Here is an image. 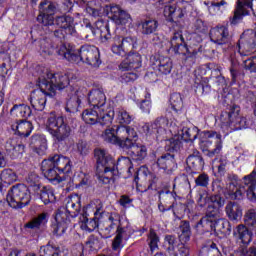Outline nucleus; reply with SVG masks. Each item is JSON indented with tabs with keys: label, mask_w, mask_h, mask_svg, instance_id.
Listing matches in <instances>:
<instances>
[{
	"label": "nucleus",
	"mask_w": 256,
	"mask_h": 256,
	"mask_svg": "<svg viewBox=\"0 0 256 256\" xmlns=\"http://www.w3.org/2000/svg\"><path fill=\"white\" fill-rule=\"evenodd\" d=\"M241 109L237 105L230 107L228 111H223L216 118V125L220 127L221 132L202 131L193 126L186 127V123L179 124L175 118H157L152 123H146L141 126L139 133H142L147 139L156 141H165L166 151H179L182 141H195L200 137V148L202 151H208V157H215L223 150V139L234 131L247 129V118L240 115ZM223 133V135L221 134Z\"/></svg>",
	"instance_id": "nucleus-1"
},
{
	"label": "nucleus",
	"mask_w": 256,
	"mask_h": 256,
	"mask_svg": "<svg viewBox=\"0 0 256 256\" xmlns=\"http://www.w3.org/2000/svg\"><path fill=\"white\" fill-rule=\"evenodd\" d=\"M35 69L39 89L31 92L29 101L35 111H43L47 105V97H55L57 89L61 91L69 87L70 77L61 72L53 73L43 65H38Z\"/></svg>",
	"instance_id": "nucleus-2"
},
{
	"label": "nucleus",
	"mask_w": 256,
	"mask_h": 256,
	"mask_svg": "<svg viewBox=\"0 0 256 256\" xmlns=\"http://www.w3.org/2000/svg\"><path fill=\"white\" fill-rule=\"evenodd\" d=\"M225 205V198L219 195H212L210 199L207 196L200 195L198 198L199 207H207L206 215L197 223L196 229L200 233H222V235H231V223L225 218H219V209Z\"/></svg>",
	"instance_id": "nucleus-3"
},
{
	"label": "nucleus",
	"mask_w": 256,
	"mask_h": 256,
	"mask_svg": "<svg viewBox=\"0 0 256 256\" xmlns=\"http://www.w3.org/2000/svg\"><path fill=\"white\" fill-rule=\"evenodd\" d=\"M40 15L37 17L38 23L44 27H55L54 35L58 39H65L66 35L75 33V20L69 15L53 17L57 13V6L50 0H42L39 4Z\"/></svg>",
	"instance_id": "nucleus-4"
},
{
	"label": "nucleus",
	"mask_w": 256,
	"mask_h": 256,
	"mask_svg": "<svg viewBox=\"0 0 256 256\" xmlns=\"http://www.w3.org/2000/svg\"><path fill=\"white\" fill-rule=\"evenodd\" d=\"M67 90L69 91V99L66 102L65 110L67 113H77L81 103L87 97L88 105L94 107L100 111H107V109H113L111 105L107 104V96L101 89H92L87 91L85 87H79L77 85H70Z\"/></svg>",
	"instance_id": "nucleus-5"
},
{
	"label": "nucleus",
	"mask_w": 256,
	"mask_h": 256,
	"mask_svg": "<svg viewBox=\"0 0 256 256\" xmlns=\"http://www.w3.org/2000/svg\"><path fill=\"white\" fill-rule=\"evenodd\" d=\"M56 53L62 58L79 65V63H86L91 67H99L101 65V58L99 48L93 45L84 44L80 49L75 50L70 44H61Z\"/></svg>",
	"instance_id": "nucleus-6"
},
{
	"label": "nucleus",
	"mask_w": 256,
	"mask_h": 256,
	"mask_svg": "<svg viewBox=\"0 0 256 256\" xmlns=\"http://www.w3.org/2000/svg\"><path fill=\"white\" fill-rule=\"evenodd\" d=\"M41 171L46 179L57 185L65 181L71 173V160L68 157L56 154L41 163Z\"/></svg>",
	"instance_id": "nucleus-7"
},
{
	"label": "nucleus",
	"mask_w": 256,
	"mask_h": 256,
	"mask_svg": "<svg viewBox=\"0 0 256 256\" xmlns=\"http://www.w3.org/2000/svg\"><path fill=\"white\" fill-rule=\"evenodd\" d=\"M203 41V38L198 34H192L189 42H185L183 38V32L177 31L173 33L170 40V51L174 55H184L186 59H195L197 53L201 51L199 43Z\"/></svg>",
	"instance_id": "nucleus-8"
},
{
	"label": "nucleus",
	"mask_w": 256,
	"mask_h": 256,
	"mask_svg": "<svg viewBox=\"0 0 256 256\" xmlns=\"http://www.w3.org/2000/svg\"><path fill=\"white\" fill-rule=\"evenodd\" d=\"M66 210H58L55 216V223L53 224V233L56 237L65 235V231L71 225V219H75L79 215V209H81V203L77 196L68 197L65 199Z\"/></svg>",
	"instance_id": "nucleus-9"
},
{
	"label": "nucleus",
	"mask_w": 256,
	"mask_h": 256,
	"mask_svg": "<svg viewBox=\"0 0 256 256\" xmlns=\"http://www.w3.org/2000/svg\"><path fill=\"white\" fill-rule=\"evenodd\" d=\"M94 157L97 163L96 177L99 183L109 185L115 175V160L107 150L101 148L94 150Z\"/></svg>",
	"instance_id": "nucleus-10"
},
{
	"label": "nucleus",
	"mask_w": 256,
	"mask_h": 256,
	"mask_svg": "<svg viewBox=\"0 0 256 256\" xmlns=\"http://www.w3.org/2000/svg\"><path fill=\"white\" fill-rule=\"evenodd\" d=\"M46 131L56 143H63L71 137V127L65 123V118L51 113L46 122Z\"/></svg>",
	"instance_id": "nucleus-11"
},
{
	"label": "nucleus",
	"mask_w": 256,
	"mask_h": 256,
	"mask_svg": "<svg viewBox=\"0 0 256 256\" xmlns=\"http://www.w3.org/2000/svg\"><path fill=\"white\" fill-rule=\"evenodd\" d=\"M115 118V110L106 109L105 111L97 108H89L82 112V119L87 125H101V127H111Z\"/></svg>",
	"instance_id": "nucleus-12"
},
{
	"label": "nucleus",
	"mask_w": 256,
	"mask_h": 256,
	"mask_svg": "<svg viewBox=\"0 0 256 256\" xmlns=\"http://www.w3.org/2000/svg\"><path fill=\"white\" fill-rule=\"evenodd\" d=\"M6 200L12 209H23L31 203V192L24 184H17L9 190Z\"/></svg>",
	"instance_id": "nucleus-13"
},
{
	"label": "nucleus",
	"mask_w": 256,
	"mask_h": 256,
	"mask_svg": "<svg viewBox=\"0 0 256 256\" xmlns=\"http://www.w3.org/2000/svg\"><path fill=\"white\" fill-rule=\"evenodd\" d=\"M212 191H214V193H217L214 195H219V197H221L222 199L223 197L221 195H224L229 199L241 201V199L245 197V193L247 196L249 188L247 187V185H245V182H242V184L239 187H237L235 183H229L226 186V189L221 187V183L214 182L212 184Z\"/></svg>",
	"instance_id": "nucleus-14"
},
{
	"label": "nucleus",
	"mask_w": 256,
	"mask_h": 256,
	"mask_svg": "<svg viewBox=\"0 0 256 256\" xmlns=\"http://www.w3.org/2000/svg\"><path fill=\"white\" fill-rule=\"evenodd\" d=\"M129 221H121V215L118 213H111L108 218L104 221L101 231L104 235V239H109L113 237L115 233L119 231H125V229H130Z\"/></svg>",
	"instance_id": "nucleus-15"
},
{
	"label": "nucleus",
	"mask_w": 256,
	"mask_h": 256,
	"mask_svg": "<svg viewBox=\"0 0 256 256\" xmlns=\"http://www.w3.org/2000/svg\"><path fill=\"white\" fill-rule=\"evenodd\" d=\"M116 131V139L118 141V147L125 149L131 146V143L137 141L139 136L137 135V128L133 126H125L123 124L114 126Z\"/></svg>",
	"instance_id": "nucleus-16"
},
{
	"label": "nucleus",
	"mask_w": 256,
	"mask_h": 256,
	"mask_svg": "<svg viewBox=\"0 0 256 256\" xmlns=\"http://www.w3.org/2000/svg\"><path fill=\"white\" fill-rule=\"evenodd\" d=\"M103 14L112 19L116 25H130L131 23V15L119 5H106L103 8Z\"/></svg>",
	"instance_id": "nucleus-17"
},
{
	"label": "nucleus",
	"mask_w": 256,
	"mask_h": 256,
	"mask_svg": "<svg viewBox=\"0 0 256 256\" xmlns=\"http://www.w3.org/2000/svg\"><path fill=\"white\" fill-rule=\"evenodd\" d=\"M193 1L195 0H180L177 4H167L164 7V17L167 21H170V23L173 21H179V19H182V17L185 16V10L181 5H183V3L190 5Z\"/></svg>",
	"instance_id": "nucleus-18"
},
{
	"label": "nucleus",
	"mask_w": 256,
	"mask_h": 256,
	"mask_svg": "<svg viewBox=\"0 0 256 256\" xmlns=\"http://www.w3.org/2000/svg\"><path fill=\"white\" fill-rule=\"evenodd\" d=\"M87 31H90L94 37H100L102 41H109L111 39V30H109L108 20H98L94 26L86 24Z\"/></svg>",
	"instance_id": "nucleus-19"
},
{
	"label": "nucleus",
	"mask_w": 256,
	"mask_h": 256,
	"mask_svg": "<svg viewBox=\"0 0 256 256\" xmlns=\"http://www.w3.org/2000/svg\"><path fill=\"white\" fill-rule=\"evenodd\" d=\"M251 11H253V0H238L234 15L230 19L231 25L240 23L243 17L249 15Z\"/></svg>",
	"instance_id": "nucleus-20"
},
{
	"label": "nucleus",
	"mask_w": 256,
	"mask_h": 256,
	"mask_svg": "<svg viewBox=\"0 0 256 256\" xmlns=\"http://www.w3.org/2000/svg\"><path fill=\"white\" fill-rule=\"evenodd\" d=\"M210 41L215 45H227L231 41V35L229 34V28L224 25H218L210 30Z\"/></svg>",
	"instance_id": "nucleus-21"
},
{
	"label": "nucleus",
	"mask_w": 256,
	"mask_h": 256,
	"mask_svg": "<svg viewBox=\"0 0 256 256\" xmlns=\"http://www.w3.org/2000/svg\"><path fill=\"white\" fill-rule=\"evenodd\" d=\"M124 149L128 150V155L134 163H143L147 158V146L138 143L137 140L132 141L130 146H126Z\"/></svg>",
	"instance_id": "nucleus-22"
},
{
	"label": "nucleus",
	"mask_w": 256,
	"mask_h": 256,
	"mask_svg": "<svg viewBox=\"0 0 256 256\" xmlns=\"http://www.w3.org/2000/svg\"><path fill=\"white\" fill-rule=\"evenodd\" d=\"M143 60L141 59V54L137 52H130L127 57L120 63V71H135L140 69Z\"/></svg>",
	"instance_id": "nucleus-23"
},
{
	"label": "nucleus",
	"mask_w": 256,
	"mask_h": 256,
	"mask_svg": "<svg viewBox=\"0 0 256 256\" xmlns=\"http://www.w3.org/2000/svg\"><path fill=\"white\" fill-rule=\"evenodd\" d=\"M151 63L153 69L159 71L161 75H169L173 69V61L169 57L160 56L157 58L154 56L151 58Z\"/></svg>",
	"instance_id": "nucleus-24"
},
{
	"label": "nucleus",
	"mask_w": 256,
	"mask_h": 256,
	"mask_svg": "<svg viewBox=\"0 0 256 256\" xmlns=\"http://www.w3.org/2000/svg\"><path fill=\"white\" fill-rule=\"evenodd\" d=\"M32 189L33 191H36L37 195H40V199L44 205H49V203H55V201H57L55 191H53L51 186H41V184H35Z\"/></svg>",
	"instance_id": "nucleus-25"
},
{
	"label": "nucleus",
	"mask_w": 256,
	"mask_h": 256,
	"mask_svg": "<svg viewBox=\"0 0 256 256\" xmlns=\"http://www.w3.org/2000/svg\"><path fill=\"white\" fill-rule=\"evenodd\" d=\"M69 250L62 246L53 245L50 242L40 247L39 256H68Z\"/></svg>",
	"instance_id": "nucleus-26"
},
{
	"label": "nucleus",
	"mask_w": 256,
	"mask_h": 256,
	"mask_svg": "<svg viewBox=\"0 0 256 256\" xmlns=\"http://www.w3.org/2000/svg\"><path fill=\"white\" fill-rule=\"evenodd\" d=\"M11 130L14 135H18L19 137H29L31 131H33V124L27 120L13 122L11 124Z\"/></svg>",
	"instance_id": "nucleus-27"
},
{
	"label": "nucleus",
	"mask_w": 256,
	"mask_h": 256,
	"mask_svg": "<svg viewBox=\"0 0 256 256\" xmlns=\"http://www.w3.org/2000/svg\"><path fill=\"white\" fill-rule=\"evenodd\" d=\"M5 150L11 159H17L21 157L22 153H25V145L17 143L16 139H9L5 144Z\"/></svg>",
	"instance_id": "nucleus-28"
},
{
	"label": "nucleus",
	"mask_w": 256,
	"mask_h": 256,
	"mask_svg": "<svg viewBox=\"0 0 256 256\" xmlns=\"http://www.w3.org/2000/svg\"><path fill=\"white\" fill-rule=\"evenodd\" d=\"M156 166L162 171H167V173H169V171H173V169L177 167V164L175 163V156L170 153L162 155L157 159Z\"/></svg>",
	"instance_id": "nucleus-29"
},
{
	"label": "nucleus",
	"mask_w": 256,
	"mask_h": 256,
	"mask_svg": "<svg viewBox=\"0 0 256 256\" xmlns=\"http://www.w3.org/2000/svg\"><path fill=\"white\" fill-rule=\"evenodd\" d=\"M204 5L207 7L210 15H223V12L229 4L225 0H221L220 2L215 1H204Z\"/></svg>",
	"instance_id": "nucleus-30"
},
{
	"label": "nucleus",
	"mask_w": 256,
	"mask_h": 256,
	"mask_svg": "<svg viewBox=\"0 0 256 256\" xmlns=\"http://www.w3.org/2000/svg\"><path fill=\"white\" fill-rule=\"evenodd\" d=\"M233 235L235 239L238 241H241L243 245H249L251 243V232H249V229H247V226L240 224L238 225L234 231Z\"/></svg>",
	"instance_id": "nucleus-31"
},
{
	"label": "nucleus",
	"mask_w": 256,
	"mask_h": 256,
	"mask_svg": "<svg viewBox=\"0 0 256 256\" xmlns=\"http://www.w3.org/2000/svg\"><path fill=\"white\" fill-rule=\"evenodd\" d=\"M226 214L230 221H240L243 217V210L239 204L230 202L226 205Z\"/></svg>",
	"instance_id": "nucleus-32"
},
{
	"label": "nucleus",
	"mask_w": 256,
	"mask_h": 256,
	"mask_svg": "<svg viewBox=\"0 0 256 256\" xmlns=\"http://www.w3.org/2000/svg\"><path fill=\"white\" fill-rule=\"evenodd\" d=\"M10 113L13 117H22L23 119H28V117H31L33 112L31 111V107H29L27 104H19L14 105L10 110Z\"/></svg>",
	"instance_id": "nucleus-33"
},
{
	"label": "nucleus",
	"mask_w": 256,
	"mask_h": 256,
	"mask_svg": "<svg viewBox=\"0 0 256 256\" xmlns=\"http://www.w3.org/2000/svg\"><path fill=\"white\" fill-rule=\"evenodd\" d=\"M142 35H155L159 29V21L155 19H148L141 22Z\"/></svg>",
	"instance_id": "nucleus-34"
},
{
	"label": "nucleus",
	"mask_w": 256,
	"mask_h": 256,
	"mask_svg": "<svg viewBox=\"0 0 256 256\" xmlns=\"http://www.w3.org/2000/svg\"><path fill=\"white\" fill-rule=\"evenodd\" d=\"M114 117L120 125H129L134 119L125 108H117L114 111Z\"/></svg>",
	"instance_id": "nucleus-35"
},
{
	"label": "nucleus",
	"mask_w": 256,
	"mask_h": 256,
	"mask_svg": "<svg viewBox=\"0 0 256 256\" xmlns=\"http://www.w3.org/2000/svg\"><path fill=\"white\" fill-rule=\"evenodd\" d=\"M117 169L120 171H127L128 175H133V162L129 157H121L118 159L117 164H115V173L117 175Z\"/></svg>",
	"instance_id": "nucleus-36"
},
{
	"label": "nucleus",
	"mask_w": 256,
	"mask_h": 256,
	"mask_svg": "<svg viewBox=\"0 0 256 256\" xmlns=\"http://www.w3.org/2000/svg\"><path fill=\"white\" fill-rule=\"evenodd\" d=\"M170 107L174 113H181L183 110V97L179 93H173L170 96Z\"/></svg>",
	"instance_id": "nucleus-37"
},
{
	"label": "nucleus",
	"mask_w": 256,
	"mask_h": 256,
	"mask_svg": "<svg viewBox=\"0 0 256 256\" xmlns=\"http://www.w3.org/2000/svg\"><path fill=\"white\" fill-rule=\"evenodd\" d=\"M186 163L191 169H202V167L205 165L203 157H201L199 154H191L188 156Z\"/></svg>",
	"instance_id": "nucleus-38"
},
{
	"label": "nucleus",
	"mask_w": 256,
	"mask_h": 256,
	"mask_svg": "<svg viewBox=\"0 0 256 256\" xmlns=\"http://www.w3.org/2000/svg\"><path fill=\"white\" fill-rule=\"evenodd\" d=\"M178 237L183 243H187V241L191 239V226L189 225V222L181 223L178 230Z\"/></svg>",
	"instance_id": "nucleus-39"
},
{
	"label": "nucleus",
	"mask_w": 256,
	"mask_h": 256,
	"mask_svg": "<svg viewBox=\"0 0 256 256\" xmlns=\"http://www.w3.org/2000/svg\"><path fill=\"white\" fill-rule=\"evenodd\" d=\"M39 53L40 55H42V57H48V55H53V53H55V47L53 46V44H51V40H40Z\"/></svg>",
	"instance_id": "nucleus-40"
},
{
	"label": "nucleus",
	"mask_w": 256,
	"mask_h": 256,
	"mask_svg": "<svg viewBox=\"0 0 256 256\" xmlns=\"http://www.w3.org/2000/svg\"><path fill=\"white\" fill-rule=\"evenodd\" d=\"M47 214L42 213L38 217L34 218L30 222L25 224V229H39L41 225H45L47 223Z\"/></svg>",
	"instance_id": "nucleus-41"
},
{
	"label": "nucleus",
	"mask_w": 256,
	"mask_h": 256,
	"mask_svg": "<svg viewBox=\"0 0 256 256\" xmlns=\"http://www.w3.org/2000/svg\"><path fill=\"white\" fill-rule=\"evenodd\" d=\"M85 12L91 17H101L103 14V8L95 1L88 2L85 6Z\"/></svg>",
	"instance_id": "nucleus-42"
},
{
	"label": "nucleus",
	"mask_w": 256,
	"mask_h": 256,
	"mask_svg": "<svg viewBox=\"0 0 256 256\" xmlns=\"http://www.w3.org/2000/svg\"><path fill=\"white\" fill-rule=\"evenodd\" d=\"M111 51L114 55H118L119 57H125V55H127V50H125L123 44H121V36L114 37Z\"/></svg>",
	"instance_id": "nucleus-43"
},
{
	"label": "nucleus",
	"mask_w": 256,
	"mask_h": 256,
	"mask_svg": "<svg viewBox=\"0 0 256 256\" xmlns=\"http://www.w3.org/2000/svg\"><path fill=\"white\" fill-rule=\"evenodd\" d=\"M103 141L106 143H111L112 145H118L117 134L115 131V126L112 128H107L101 135Z\"/></svg>",
	"instance_id": "nucleus-44"
},
{
	"label": "nucleus",
	"mask_w": 256,
	"mask_h": 256,
	"mask_svg": "<svg viewBox=\"0 0 256 256\" xmlns=\"http://www.w3.org/2000/svg\"><path fill=\"white\" fill-rule=\"evenodd\" d=\"M0 179L6 185H11L17 181V173L11 169H5L1 172Z\"/></svg>",
	"instance_id": "nucleus-45"
},
{
	"label": "nucleus",
	"mask_w": 256,
	"mask_h": 256,
	"mask_svg": "<svg viewBox=\"0 0 256 256\" xmlns=\"http://www.w3.org/2000/svg\"><path fill=\"white\" fill-rule=\"evenodd\" d=\"M168 256H191V251L188 246L185 244H178L175 248H170Z\"/></svg>",
	"instance_id": "nucleus-46"
},
{
	"label": "nucleus",
	"mask_w": 256,
	"mask_h": 256,
	"mask_svg": "<svg viewBox=\"0 0 256 256\" xmlns=\"http://www.w3.org/2000/svg\"><path fill=\"white\" fill-rule=\"evenodd\" d=\"M120 43L125 49L126 53L129 49H135L137 47V37L127 36V37H120Z\"/></svg>",
	"instance_id": "nucleus-47"
},
{
	"label": "nucleus",
	"mask_w": 256,
	"mask_h": 256,
	"mask_svg": "<svg viewBox=\"0 0 256 256\" xmlns=\"http://www.w3.org/2000/svg\"><path fill=\"white\" fill-rule=\"evenodd\" d=\"M177 198V193L171 191H160L159 199L164 203H175V199Z\"/></svg>",
	"instance_id": "nucleus-48"
},
{
	"label": "nucleus",
	"mask_w": 256,
	"mask_h": 256,
	"mask_svg": "<svg viewBox=\"0 0 256 256\" xmlns=\"http://www.w3.org/2000/svg\"><path fill=\"white\" fill-rule=\"evenodd\" d=\"M245 223L248 227H254L256 229V209H251L246 213Z\"/></svg>",
	"instance_id": "nucleus-49"
},
{
	"label": "nucleus",
	"mask_w": 256,
	"mask_h": 256,
	"mask_svg": "<svg viewBox=\"0 0 256 256\" xmlns=\"http://www.w3.org/2000/svg\"><path fill=\"white\" fill-rule=\"evenodd\" d=\"M228 163L229 162L227 161V159H220L218 164L217 160H214L212 164V169H217L218 173H220V175H223V173H225V169H227Z\"/></svg>",
	"instance_id": "nucleus-50"
},
{
	"label": "nucleus",
	"mask_w": 256,
	"mask_h": 256,
	"mask_svg": "<svg viewBox=\"0 0 256 256\" xmlns=\"http://www.w3.org/2000/svg\"><path fill=\"white\" fill-rule=\"evenodd\" d=\"M165 243L166 245H169L166 251V255L169 256V250L173 249L175 251V249H177V237H175L174 235H167L165 237Z\"/></svg>",
	"instance_id": "nucleus-51"
},
{
	"label": "nucleus",
	"mask_w": 256,
	"mask_h": 256,
	"mask_svg": "<svg viewBox=\"0 0 256 256\" xmlns=\"http://www.w3.org/2000/svg\"><path fill=\"white\" fill-rule=\"evenodd\" d=\"M244 68L250 73H256V56L244 60Z\"/></svg>",
	"instance_id": "nucleus-52"
},
{
	"label": "nucleus",
	"mask_w": 256,
	"mask_h": 256,
	"mask_svg": "<svg viewBox=\"0 0 256 256\" xmlns=\"http://www.w3.org/2000/svg\"><path fill=\"white\" fill-rule=\"evenodd\" d=\"M148 239L151 251H155L158 247L159 237L157 236L154 230H150Z\"/></svg>",
	"instance_id": "nucleus-53"
},
{
	"label": "nucleus",
	"mask_w": 256,
	"mask_h": 256,
	"mask_svg": "<svg viewBox=\"0 0 256 256\" xmlns=\"http://www.w3.org/2000/svg\"><path fill=\"white\" fill-rule=\"evenodd\" d=\"M196 187H207L209 185V175L202 173L195 179Z\"/></svg>",
	"instance_id": "nucleus-54"
},
{
	"label": "nucleus",
	"mask_w": 256,
	"mask_h": 256,
	"mask_svg": "<svg viewBox=\"0 0 256 256\" xmlns=\"http://www.w3.org/2000/svg\"><path fill=\"white\" fill-rule=\"evenodd\" d=\"M244 185L249 188L250 185H256V169H254L249 175L245 176L243 179Z\"/></svg>",
	"instance_id": "nucleus-55"
},
{
	"label": "nucleus",
	"mask_w": 256,
	"mask_h": 256,
	"mask_svg": "<svg viewBox=\"0 0 256 256\" xmlns=\"http://www.w3.org/2000/svg\"><path fill=\"white\" fill-rule=\"evenodd\" d=\"M230 75L232 77L231 85H235V83H238L239 80L243 79V74L238 72L237 68L233 66L230 68Z\"/></svg>",
	"instance_id": "nucleus-56"
},
{
	"label": "nucleus",
	"mask_w": 256,
	"mask_h": 256,
	"mask_svg": "<svg viewBox=\"0 0 256 256\" xmlns=\"http://www.w3.org/2000/svg\"><path fill=\"white\" fill-rule=\"evenodd\" d=\"M139 79V74L136 72H126L122 75V81L124 83H131V81H137Z\"/></svg>",
	"instance_id": "nucleus-57"
},
{
	"label": "nucleus",
	"mask_w": 256,
	"mask_h": 256,
	"mask_svg": "<svg viewBox=\"0 0 256 256\" xmlns=\"http://www.w3.org/2000/svg\"><path fill=\"white\" fill-rule=\"evenodd\" d=\"M5 59H9V55L5 51H0V73H5V71H7Z\"/></svg>",
	"instance_id": "nucleus-58"
},
{
	"label": "nucleus",
	"mask_w": 256,
	"mask_h": 256,
	"mask_svg": "<svg viewBox=\"0 0 256 256\" xmlns=\"http://www.w3.org/2000/svg\"><path fill=\"white\" fill-rule=\"evenodd\" d=\"M86 249H89V251H97V249H99V240L89 238V240L86 242Z\"/></svg>",
	"instance_id": "nucleus-59"
},
{
	"label": "nucleus",
	"mask_w": 256,
	"mask_h": 256,
	"mask_svg": "<svg viewBox=\"0 0 256 256\" xmlns=\"http://www.w3.org/2000/svg\"><path fill=\"white\" fill-rule=\"evenodd\" d=\"M142 113H151V100H142L139 104Z\"/></svg>",
	"instance_id": "nucleus-60"
},
{
	"label": "nucleus",
	"mask_w": 256,
	"mask_h": 256,
	"mask_svg": "<svg viewBox=\"0 0 256 256\" xmlns=\"http://www.w3.org/2000/svg\"><path fill=\"white\" fill-rule=\"evenodd\" d=\"M247 198L249 199V201H252L253 203L256 202V185L253 186V184H251L248 187Z\"/></svg>",
	"instance_id": "nucleus-61"
},
{
	"label": "nucleus",
	"mask_w": 256,
	"mask_h": 256,
	"mask_svg": "<svg viewBox=\"0 0 256 256\" xmlns=\"http://www.w3.org/2000/svg\"><path fill=\"white\" fill-rule=\"evenodd\" d=\"M7 251H9V241L7 239L0 240V255H7Z\"/></svg>",
	"instance_id": "nucleus-62"
},
{
	"label": "nucleus",
	"mask_w": 256,
	"mask_h": 256,
	"mask_svg": "<svg viewBox=\"0 0 256 256\" xmlns=\"http://www.w3.org/2000/svg\"><path fill=\"white\" fill-rule=\"evenodd\" d=\"M77 151L80 155H87V143L84 141H79L77 143Z\"/></svg>",
	"instance_id": "nucleus-63"
},
{
	"label": "nucleus",
	"mask_w": 256,
	"mask_h": 256,
	"mask_svg": "<svg viewBox=\"0 0 256 256\" xmlns=\"http://www.w3.org/2000/svg\"><path fill=\"white\" fill-rule=\"evenodd\" d=\"M34 151L35 153H37V155H40V156L45 155V153H47V142H42L39 147H36L34 149Z\"/></svg>",
	"instance_id": "nucleus-64"
}]
</instances>
